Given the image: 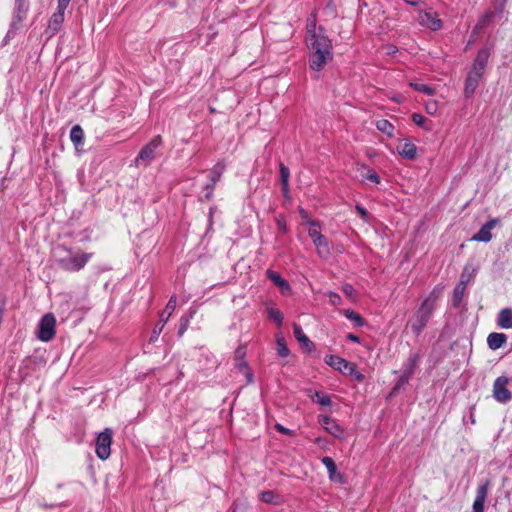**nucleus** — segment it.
Wrapping results in <instances>:
<instances>
[{
  "mask_svg": "<svg viewBox=\"0 0 512 512\" xmlns=\"http://www.w3.org/2000/svg\"><path fill=\"white\" fill-rule=\"evenodd\" d=\"M306 44L309 49V67L321 71L333 58L332 42L322 26L317 27L315 16L307 20Z\"/></svg>",
  "mask_w": 512,
  "mask_h": 512,
  "instance_id": "obj_1",
  "label": "nucleus"
},
{
  "mask_svg": "<svg viewBox=\"0 0 512 512\" xmlns=\"http://www.w3.org/2000/svg\"><path fill=\"white\" fill-rule=\"evenodd\" d=\"M444 287L440 284L436 285L428 296L422 301L413 317L409 321L410 328L416 336H419L427 326L434 310L436 309L437 301L443 293Z\"/></svg>",
  "mask_w": 512,
  "mask_h": 512,
  "instance_id": "obj_2",
  "label": "nucleus"
},
{
  "mask_svg": "<svg viewBox=\"0 0 512 512\" xmlns=\"http://www.w3.org/2000/svg\"><path fill=\"white\" fill-rule=\"evenodd\" d=\"M162 145L160 135L154 136L138 153L134 160L136 166H148L155 158L156 150Z\"/></svg>",
  "mask_w": 512,
  "mask_h": 512,
  "instance_id": "obj_3",
  "label": "nucleus"
},
{
  "mask_svg": "<svg viewBox=\"0 0 512 512\" xmlns=\"http://www.w3.org/2000/svg\"><path fill=\"white\" fill-rule=\"evenodd\" d=\"M112 435H113L112 430L109 428H106L104 431L99 433V435L96 439L95 452H96L97 457L101 460H106L110 457Z\"/></svg>",
  "mask_w": 512,
  "mask_h": 512,
  "instance_id": "obj_4",
  "label": "nucleus"
},
{
  "mask_svg": "<svg viewBox=\"0 0 512 512\" xmlns=\"http://www.w3.org/2000/svg\"><path fill=\"white\" fill-rule=\"evenodd\" d=\"M91 258L90 253H74L70 252L66 259H61V268L75 272L81 270Z\"/></svg>",
  "mask_w": 512,
  "mask_h": 512,
  "instance_id": "obj_5",
  "label": "nucleus"
},
{
  "mask_svg": "<svg viewBox=\"0 0 512 512\" xmlns=\"http://www.w3.org/2000/svg\"><path fill=\"white\" fill-rule=\"evenodd\" d=\"M509 378L506 376H499L493 383V398L501 404H505L512 399V393L508 389Z\"/></svg>",
  "mask_w": 512,
  "mask_h": 512,
  "instance_id": "obj_6",
  "label": "nucleus"
},
{
  "mask_svg": "<svg viewBox=\"0 0 512 512\" xmlns=\"http://www.w3.org/2000/svg\"><path fill=\"white\" fill-rule=\"evenodd\" d=\"M56 319L53 314H45L38 325L37 336L41 341L48 342L55 336Z\"/></svg>",
  "mask_w": 512,
  "mask_h": 512,
  "instance_id": "obj_7",
  "label": "nucleus"
},
{
  "mask_svg": "<svg viewBox=\"0 0 512 512\" xmlns=\"http://www.w3.org/2000/svg\"><path fill=\"white\" fill-rule=\"evenodd\" d=\"M418 21L421 26L429 28L432 31H438L443 27L442 20L439 19L433 11L420 13Z\"/></svg>",
  "mask_w": 512,
  "mask_h": 512,
  "instance_id": "obj_8",
  "label": "nucleus"
},
{
  "mask_svg": "<svg viewBox=\"0 0 512 512\" xmlns=\"http://www.w3.org/2000/svg\"><path fill=\"white\" fill-rule=\"evenodd\" d=\"M499 223L498 218H492L484 223L479 231L471 238L472 241L487 243L492 239L491 230Z\"/></svg>",
  "mask_w": 512,
  "mask_h": 512,
  "instance_id": "obj_9",
  "label": "nucleus"
},
{
  "mask_svg": "<svg viewBox=\"0 0 512 512\" xmlns=\"http://www.w3.org/2000/svg\"><path fill=\"white\" fill-rule=\"evenodd\" d=\"M490 487V481L486 480L483 484L479 485L476 490V497L473 502V512H484V506Z\"/></svg>",
  "mask_w": 512,
  "mask_h": 512,
  "instance_id": "obj_10",
  "label": "nucleus"
},
{
  "mask_svg": "<svg viewBox=\"0 0 512 512\" xmlns=\"http://www.w3.org/2000/svg\"><path fill=\"white\" fill-rule=\"evenodd\" d=\"M324 362L332 367L333 369L341 372L343 375H346L347 373V370L348 369H351V362L347 361L346 359L340 357V356H336V355H332V354H328L324 357Z\"/></svg>",
  "mask_w": 512,
  "mask_h": 512,
  "instance_id": "obj_11",
  "label": "nucleus"
},
{
  "mask_svg": "<svg viewBox=\"0 0 512 512\" xmlns=\"http://www.w3.org/2000/svg\"><path fill=\"white\" fill-rule=\"evenodd\" d=\"M64 18L65 14L56 11L51 15L48 21V25L45 29V34L48 38H52L60 31L64 22Z\"/></svg>",
  "mask_w": 512,
  "mask_h": 512,
  "instance_id": "obj_12",
  "label": "nucleus"
},
{
  "mask_svg": "<svg viewBox=\"0 0 512 512\" xmlns=\"http://www.w3.org/2000/svg\"><path fill=\"white\" fill-rule=\"evenodd\" d=\"M483 74L470 70L465 81L464 95L470 98L475 93Z\"/></svg>",
  "mask_w": 512,
  "mask_h": 512,
  "instance_id": "obj_13",
  "label": "nucleus"
},
{
  "mask_svg": "<svg viewBox=\"0 0 512 512\" xmlns=\"http://www.w3.org/2000/svg\"><path fill=\"white\" fill-rule=\"evenodd\" d=\"M293 333L295 338L297 339V341L300 343L301 347L304 350L308 352L314 350L315 344L308 338V336L304 333L302 327L299 324H293Z\"/></svg>",
  "mask_w": 512,
  "mask_h": 512,
  "instance_id": "obj_14",
  "label": "nucleus"
},
{
  "mask_svg": "<svg viewBox=\"0 0 512 512\" xmlns=\"http://www.w3.org/2000/svg\"><path fill=\"white\" fill-rule=\"evenodd\" d=\"M489 56H490L489 49H487V48L480 49L473 61L471 70L483 74L484 70L486 68Z\"/></svg>",
  "mask_w": 512,
  "mask_h": 512,
  "instance_id": "obj_15",
  "label": "nucleus"
},
{
  "mask_svg": "<svg viewBox=\"0 0 512 512\" xmlns=\"http://www.w3.org/2000/svg\"><path fill=\"white\" fill-rule=\"evenodd\" d=\"M322 464L326 467L329 479L333 482L342 483L343 475L337 472L336 464L331 457L325 456L321 459Z\"/></svg>",
  "mask_w": 512,
  "mask_h": 512,
  "instance_id": "obj_16",
  "label": "nucleus"
},
{
  "mask_svg": "<svg viewBox=\"0 0 512 512\" xmlns=\"http://www.w3.org/2000/svg\"><path fill=\"white\" fill-rule=\"evenodd\" d=\"M319 423L334 437H340L343 433L341 427L329 416H319Z\"/></svg>",
  "mask_w": 512,
  "mask_h": 512,
  "instance_id": "obj_17",
  "label": "nucleus"
},
{
  "mask_svg": "<svg viewBox=\"0 0 512 512\" xmlns=\"http://www.w3.org/2000/svg\"><path fill=\"white\" fill-rule=\"evenodd\" d=\"M357 171L362 176V181L367 180V181L374 183L375 185L380 184V182H381L380 176L377 174V172L374 169L370 168L368 165L363 164V163L358 164Z\"/></svg>",
  "mask_w": 512,
  "mask_h": 512,
  "instance_id": "obj_18",
  "label": "nucleus"
},
{
  "mask_svg": "<svg viewBox=\"0 0 512 512\" xmlns=\"http://www.w3.org/2000/svg\"><path fill=\"white\" fill-rule=\"evenodd\" d=\"M420 361V354L417 352H411L402 365V373L409 377H412Z\"/></svg>",
  "mask_w": 512,
  "mask_h": 512,
  "instance_id": "obj_19",
  "label": "nucleus"
},
{
  "mask_svg": "<svg viewBox=\"0 0 512 512\" xmlns=\"http://www.w3.org/2000/svg\"><path fill=\"white\" fill-rule=\"evenodd\" d=\"M398 154L405 159L414 160L417 155V147L409 139H405L404 143L397 147Z\"/></svg>",
  "mask_w": 512,
  "mask_h": 512,
  "instance_id": "obj_20",
  "label": "nucleus"
},
{
  "mask_svg": "<svg viewBox=\"0 0 512 512\" xmlns=\"http://www.w3.org/2000/svg\"><path fill=\"white\" fill-rule=\"evenodd\" d=\"M70 140L73 143L75 150L79 153L84 145V131L80 125H74L70 130Z\"/></svg>",
  "mask_w": 512,
  "mask_h": 512,
  "instance_id": "obj_21",
  "label": "nucleus"
},
{
  "mask_svg": "<svg viewBox=\"0 0 512 512\" xmlns=\"http://www.w3.org/2000/svg\"><path fill=\"white\" fill-rule=\"evenodd\" d=\"M464 278H465V273H462L460 283H458L454 287L453 296H452V305L454 307H459L463 300L466 284L468 283V280H464Z\"/></svg>",
  "mask_w": 512,
  "mask_h": 512,
  "instance_id": "obj_22",
  "label": "nucleus"
},
{
  "mask_svg": "<svg viewBox=\"0 0 512 512\" xmlns=\"http://www.w3.org/2000/svg\"><path fill=\"white\" fill-rule=\"evenodd\" d=\"M496 323L502 329H512V308H503L498 312Z\"/></svg>",
  "mask_w": 512,
  "mask_h": 512,
  "instance_id": "obj_23",
  "label": "nucleus"
},
{
  "mask_svg": "<svg viewBox=\"0 0 512 512\" xmlns=\"http://www.w3.org/2000/svg\"><path fill=\"white\" fill-rule=\"evenodd\" d=\"M507 342V335L504 333L492 332L487 337V345L491 350L501 348Z\"/></svg>",
  "mask_w": 512,
  "mask_h": 512,
  "instance_id": "obj_24",
  "label": "nucleus"
},
{
  "mask_svg": "<svg viewBox=\"0 0 512 512\" xmlns=\"http://www.w3.org/2000/svg\"><path fill=\"white\" fill-rule=\"evenodd\" d=\"M266 276L269 280H271L277 287H279L282 291H290L291 287L288 281L281 277V275L272 270L268 269L266 271Z\"/></svg>",
  "mask_w": 512,
  "mask_h": 512,
  "instance_id": "obj_25",
  "label": "nucleus"
},
{
  "mask_svg": "<svg viewBox=\"0 0 512 512\" xmlns=\"http://www.w3.org/2000/svg\"><path fill=\"white\" fill-rule=\"evenodd\" d=\"M313 244L317 248V253L320 257L325 258L330 254L329 243L324 235L314 239Z\"/></svg>",
  "mask_w": 512,
  "mask_h": 512,
  "instance_id": "obj_26",
  "label": "nucleus"
},
{
  "mask_svg": "<svg viewBox=\"0 0 512 512\" xmlns=\"http://www.w3.org/2000/svg\"><path fill=\"white\" fill-rule=\"evenodd\" d=\"M196 312L197 310L195 308H190L188 312L180 318L178 329L179 336H182L186 332V330L189 327L190 321L195 316Z\"/></svg>",
  "mask_w": 512,
  "mask_h": 512,
  "instance_id": "obj_27",
  "label": "nucleus"
},
{
  "mask_svg": "<svg viewBox=\"0 0 512 512\" xmlns=\"http://www.w3.org/2000/svg\"><path fill=\"white\" fill-rule=\"evenodd\" d=\"M496 13V11H489L482 15V17L478 20V22L473 28V34H476L479 31L486 28L490 24L492 18L496 15Z\"/></svg>",
  "mask_w": 512,
  "mask_h": 512,
  "instance_id": "obj_28",
  "label": "nucleus"
},
{
  "mask_svg": "<svg viewBox=\"0 0 512 512\" xmlns=\"http://www.w3.org/2000/svg\"><path fill=\"white\" fill-rule=\"evenodd\" d=\"M72 250L63 245H57L52 250V255L57 264L61 267V259H66Z\"/></svg>",
  "mask_w": 512,
  "mask_h": 512,
  "instance_id": "obj_29",
  "label": "nucleus"
},
{
  "mask_svg": "<svg viewBox=\"0 0 512 512\" xmlns=\"http://www.w3.org/2000/svg\"><path fill=\"white\" fill-rule=\"evenodd\" d=\"M259 498L267 504L279 505L281 503V497L271 490L262 491Z\"/></svg>",
  "mask_w": 512,
  "mask_h": 512,
  "instance_id": "obj_30",
  "label": "nucleus"
},
{
  "mask_svg": "<svg viewBox=\"0 0 512 512\" xmlns=\"http://www.w3.org/2000/svg\"><path fill=\"white\" fill-rule=\"evenodd\" d=\"M376 128L386 134L388 137H393L394 136V131H395V127L394 125L386 120V119H380L376 122Z\"/></svg>",
  "mask_w": 512,
  "mask_h": 512,
  "instance_id": "obj_31",
  "label": "nucleus"
},
{
  "mask_svg": "<svg viewBox=\"0 0 512 512\" xmlns=\"http://www.w3.org/2000/svg\"><path fill=\"white\" fill-rule=\"evenodd\" d=\"M341 313L349 320H351L354 323L355 327H363L365 324L364 319L362 316L356 312H354L351 309H344L341 311Z\"/></svg>",
  "mask_w": 512,
  "mask_h": 512,
  "instance_id": "obj_32",
  "label": "nucleus"
},
{
  "mask_svg": "<svg viewBox=\"0 0 512 512\" xmlns=\"http://www.w3.org/2000/svg\"><path fill=\"white\" fill-rule=\"evenodd\" d=\"M28 11V4L25 0H15V19L22 21Z\"/></svg>",
  "mask_w": 512,
  "mask_h": 512,
  "instance_id": "obj_33",
  "label": "nucleus"
},
{
  "mask_svg": "<svg viewBox=\"0 0 512 512\" xmlns=\"http://www.w3.org/2000/svg\"><path fill=\"white\" fill-rule=\"evenodd\" d=\"M276 350L279 357L285 358L290 354V350L287 347L286 340L282 336L276 338Z\"/></svg>",
  "mask_w": 512,
  "mask_h": 512,
  "instance_id": "obj_34",
  "label": "nucleus"
},
{
  "mask_svg": "<svg viewBox=\"0 0 512 512\" xmlns=\"http://www.w3.org/2000/svg\"><path fill=\"white\" fill-rule=\"evenodd\" d=\"M412 121L419 126L420 128L424 129L425 131H431L432 125L431 122H427L426 118L419 114V113H413L412 114Z\"/></svg>",
  "mask_w": 512,
  "mask_h": 512,
  "instance_id": "obj_35",
  "label": "nucleus"
},
{
  "mask_svg": "<svg viewBox=\"0 0 512 512\" xmlns=\"http://www.w3.org/2000/svg\"><path fill=\"white\" fill-rule=\"evenodd\" d=\"M225 170V165L222 162H218L211 169L209 179L213 182H218Z\"/></svg>",
  "mask_w": 512,
  "mask_h": 512,
  "instance_id": "obj_36",
  "label": "nucleus"
},
{
  "mask_svg": "<svg viewBox=\"0 0 512 512\" xmlns=\"http://www.w3.org/2000/svg\"><path fill=\"white\" fill-rule=\"evenodd\" d=\"M166 322H167V318H163V314H160V320L155 325V327L152 331V334H151L150 340H149L150 342H155L158 339L159 335L163 331V328H164Z\"/></svg>",
  "mask_w": 512,
  "mask_h": 512,
  "instance_id": "obj_37",
  "label": "nucleus"
},
{
  "mask_svg": "<svg viewBox=\"0 0 512 512\" xmlns=\"http://www.w3.org/2000/svg\"><path fill=\"white\" fill-rule=\"evenodd\" d=\"M267 315L269 320L274 321L278 326H281L283 323V314L279 309L269 307L267 309Z\"/></svg>",
  "mask_w": 512,
  "mask_h": 512,
  "instance_id": "obj_38",
  "label": "nucleus"
},
{
  "mask_svg": "<svg viewBox=\"0 0 512 512\" xmlns=\"http://www.w3.org/2000/svg\"><path fill=\"white\" fill-rule=\"evenodd\" d=\"M409 86L411 88H413L414 90H416L418 92H421L423 94L429 95V96L435 94V89L433 87L429 86V85H426V84L410 82Z\"/></svg>",
  "mask_w": 512,
  "mask_h": 512,
  "instance_id": "obj_39",
  "label": "nucleus"
},
{
  "mask_svg": "<svg viewBox=\"0 0 512 512\" xmlns=\"http://www.w3.org/2000/svg\"><path fill=\"white\" fill-rule=\"evenodd\" d=\"M201 357L205 360L204 368L207 370H213L217 367V360L215 356L210 352L202 353Z\"/></svg>",
  "mask_w": 512,
  "mask_h": 512,
  "instance_id": "obj_40",
  "label": "nucleus"
},
{
  "mask_svg": "<svg viewBox=\"0 0 512 512\" xmlns=\"http://www.w3.org/2000/svg\"><path fill=\"white\" fill-rule=\"evenodd\" d=\"M411 377L406 374L401 373L400 377L396 381L394 387L391 390V395H395L401 388L407 385L410 381Z\"/></svg>",
  "mask_w": 512,
  "mask_h": 512,
  "instance_id": "obj_41",
  "label": "nucleus"
},
{
  "mask_svg": "<svg viewBox=\"0 0 512 512\" xmlns=\"http://www.w3.org/2000/svg\"><path fill=\"white\" fill-rule=\"evenodd\" d=\"M279 173H280V181L281 186H286L289 184L290 178V170L283 163L279 164Z\"/></svg>",
  "mask_w": 512,
  "mask_h": 512,
  "instance_id": "obj_42",
  "label": "nucleus"
},
{
  "mask_svg": "<svg viewBox=\"0 0 512 512\" xmlns=\"http://www.w3.org/2000/svg\"><path fill=\"white\" fill-rule=\"evenodd\" d=\"M298 212L303 221H305L309 226L312 227H320L318 221L311 219L307 213V211L303 207H298Z\"/></svg>",
  "mask_w": 512,
  "mask_h": 512,
  "instance_id": "obj_43",
  "label": "nucleus"
},
{
  "mask_svg": "<svg viewBox=\"0 0 512 512\" xmlns=\"http://www.w3.org/2000/svg\"><path fill=\"white\" fill-rule=\"evenodd\" d=\"M176 308V298L174 296H172L165 309L163 310V312L161 314H163V318H167V320L169 319V317L172 315L173 311L175 310Z\"/></svg>",
  "mask_w": 512,
  "mask_h": 512,
  "instance_id": "obj_44",
  "label": "nucleus"
},
{
  "mask_svg": "<svg viewBox=\"0 0 512 512\" xmlns=\"http://www.w3.org/2000/svg\"><path fill=\"white\" fill-rule=\"evenodd\" d=\"M314 399H316V402L322 406H330L331 405L330 397L326 394L319 392V391L315 392Z\"/></svg>",
  "mask_w": 512,
  "mask_h": 512,
  "instance_id": "obj_45",
  "label": "nucleus"
},
{
  "mask_svg": "<svg viewBox=\"0 0 512 512\" xmlns=\"http://www.w3.org/2000/svg\"><path fill=\"white\" fill-rule=\"evenodd\" d=\"M327 296L329 297V304L332 306H340L342 304L341 296L333 291L327 292Z\"/></svg>",
  "mask_w": 512,
  "mask_h": 512,
  "instance_id": "obj_46",
  "label": "nucleus"
},
{
  "mask_svg": "<svg viewBox=\"0 0 512 512\" xmlns=\"http://www.w3.org/2000/svg\"><path fill=\"white\" fill-rule=\"evenodd\" d=\"M346 375L353 376L358 382H362L364 380V375L356 369V366L353 363L351 364V369L347 370Z\"/></svg>",
  "mask_w": 512,
  "mask_h": 512,
  "instance_id": "obj_47",
  "label": "nucleus"
},
{
  "mask_svg": "<svg viewBox=\"0 0 512 512\" xmlns=\"http://www.w3.org/2000/svg\"><path fill=\"white\" fill-rule=\"evenodd\" d=\"M425 110L428 114L434 115L438 110V103L434 100L428 101L425 105Z\"/></svg>",
  "mask_w": 512,
  "mask_h": 512,
  "instance_id": "obj_48",
  "label": "nucleus"
},
{
  "mask_svg": "<svg viewBox=\"0 0 512 512\" xmlns=\"http://www.w3.org/2000/svg\"><path fill=\"white\" fill-rule=\"evenodd\" d=\"M274 427H275V429H276L279 433H281V434H284V435H287V436H290V437H292V436H294V435H295V433H294V431H293V430H291V429H288V428L284 427V426H283L282 424H280V423H276Z\"/></svg>",
  "mask_w": 512,
  "mask_h": 512,
  "instance_id": "obj_49",
  "label": "nucleus"
},
{
  "mask_svg": "<svg viewBox=\"0 0 512 512\" xmlns=\"http://www.w3.org/2000/svg\"><path fill=\"white\" fill-rule=\"evenodd\" d=\"M70 1L71 0H58L57 1L56 12H60V13L65 14V10L69 6Z\"/></svg>",
  "mask_w": 512,
  "mask_h": 512,
  "instance_id": "obj_50",
  "label": "nucleus"
},
{
  "mask_svg": "<svg viewBox=\"0 0 512 512\" xmlns=\"http://www.w3.org/2000/svg\"><path fill=\"white\" fill-rule=\"evenodd\" d=\"M236 368L242 374H244L246 371H248L250 369L248 366V363L244 359H239L237 361Z\"/></svg>",
  "mask_w": 512,
  "mask_h": 512,
  "instance_id": "obj_51",
  "label": "nucleus"
},
{
  "mask_svg": "<svg viewBox=\"0 0 512 512\" xmlns=\"http://www.w3.org/2000/svg\"><path fill=\"white\" fill-rule=\"evenodd\" d=\"M319 228L320 227H309L308 234L312 241H314V239H318L322 235L321 232L319 231Z\"/></svg>",
  "mask_w": 512,
  "mask_h": 512,
  "instance_id": "obj_52",
  "label": "nucleus"
},
{
  "mask_svg": "<svg viewBox=\"0 0 512 512\" xmlns=\"http://www.w3.org/2000/svg\"><path fill=\"white\" fill-rule=\"evenodd\" d=\"M342 290L343 292L348 296V297H353L354 294H355V289L353 287V285L349 284V283H346L343 285L342 287Z\"/></svg>",
  "mask_w": 512,
  "mask_h": 512,
  "instance_id": "obj_53",
  "label": "nucleus"
},
{
  "mask_svg": "<svg viewBox=\"0 0 512 512\" xmlns=\"http://www.w3.org/2000/svg\"><path fill=\"white\" fill-rule=\"evenodd\" d=\"M355 209H356V211L358 212V214L360 215V217H361L364 221H367V218H368V212H367V210H366L363 206H361V205H359V204H357V205L355 206Z\"/></svg>",
  "mask_w": 512,
  "mask_h": 512,
  "instance_id": "obj_54",
  "label": "nucleus"
},
{
  "mask_svg": "<svg viewBox=\"0 0 512 512\" xmlns=\"http://www.w3.org/2000/svg\"><path fill=\"white\" fill-rule=\"evenodd\" d=\"M217 182L209 181L207 184H205L204 189L207 191L206 197L209 198L212 195V192L214 190V187Z\"/></svg>",
  "mask_w": 512,
  "mask_h": 512,
  "instance_id": "obj_55",
  "label": "nucleus"
},
{
  "mask_svg": "<svg viewBox=\"0 0 512 512\" xmlns=\"http://www.w3.org/2000/svg\"><path fill=\"white\" fill-rule=\"evenodd\" d=\"M231 512H246V509L243 505L234 502L231 507Z\"/></svg>",
  "mask_w": 512,
  "mask_h": 512,
  "instance_id": "obj_56",
  "label": "nucleus"
},
{
  "mask_svg": "<svg viewBox=\"0 0 512 512\" xmlns=\"http://www.w3.org/2000/svg\"><path fill=\"white\" fill-rule=\"evenodd\" d=\"M347 339L353 343H361V339L359 336L353 334V333H349L347 335Z\"/></svg>",
  "mask_w": 512,
  "mask_h": 512,
  "instance_id": "obj_57",
  "label": "nucleus"
},
{
  "mask_svg": "<svg viewBox=\"0 0 512 512\" xmlns=\"http://www.w3.org/2000/svg\"><path fill=\"white\" fill-rule=\"evenodd\" d=\"M283 197L289 199L290 198V188L289 184L286 186H281Z\"/></svg>",
  "mask_w": 512,
  "mask_h": 512,
  "instance_id": "obj_58",
  "label": "nucleus"
},
{
  "mask_svg": "<svg viewBox=\"0 0 512 512\" xmlns=\"http://www.w3.org/2000/svg\"><path fill=\"white\" fill-rule=\"evenodd\" d=\"M244 375H245L248 383H252L254 381V376H253V373H252V371L250 369L248 371H246L244 373Z\"/></svg>",
  "mask_w": 512,
  "mask_h": 512,
  "instance_id": "obj_59",
  "label": "nucleus"
},
{
  "mask_svg": "<svg viewBox=\"0 0 512 512\" xmlns=\"http://www.w3.org/2000/svg\"><path fill=\"white\" fill-rule=\"evenodd\" d=\"M277 226H278L279 230H281L283 233L286 232L287 228H286V223H285L284 220H278L277 221Z\"/></svg>",
  "mask_w": 512,
  "mask_h": 512,
  "instance_id": "obj_60",
  "label": "nucleus"
},
{
  "mask_svg": "<svg viewBox=\"0 0 512 512\" xmlns=\"http://www.w3.org/2000/svg\"><path fill=\"white\" fill-rule=\"evenodd\" d=\"M462 273H465V278H464V280H468V281H469V280H470V278H471V276H472V273H470V272H469V267H468V265H466V266L464 267V270H463V272H462Z\"/></svg>",
  "mask_w": 512,
  "mask_h": 512,
  "instance_id": "obj_61",
  "label": "nucleus"
},
{
  "mask_svg": "<svg viewBox=\"0 0 512 512\" xmlns=\"http://www.w3.org/2000/svg\"><path fill=\"white\" fill-rule=\"evenodd\" d=\"M405 3L411 5V6H417L419 3V0H403Z\"/></svg>",
  "mask_w": 512,
  "mask_h": 512,
  "instance_id": "obj_62",
  "label": "nucleus"
},
{
  "mask_svg": "<svg viewBox=\"0 0 512 512\" xmlns=\"http://www.w3.org/2000/svg\"><path fill=\"white\" fill-rule=\"evenodd\" d=\"M396 51H397V48H396L395 46H390V47L388 48V52H387V53H388V54H393V53H395Z\"/></svg>",
  "mask_w": 512,
  "mask_h": 512,
  "instance_id": "obj_63",
  "label": "nucleus"
},
{
  "mask_svg": "<svg viewBox=\"0 0 512 512\" xmlns=\"http://www.w3.org/2000/svg\"><path fill=\"white\" fill-rule=\"evenodd\" d=\"M244 354H245V353H244V352H242L240 349H238V350L236 351V355H237V357H239L240 359H243Z\"/></svg>",
  "mask_w": 512,
  "mask_h": 512,
  "instance_id": "obj_64",
  "label": "nucleus"
}]
</instances>
